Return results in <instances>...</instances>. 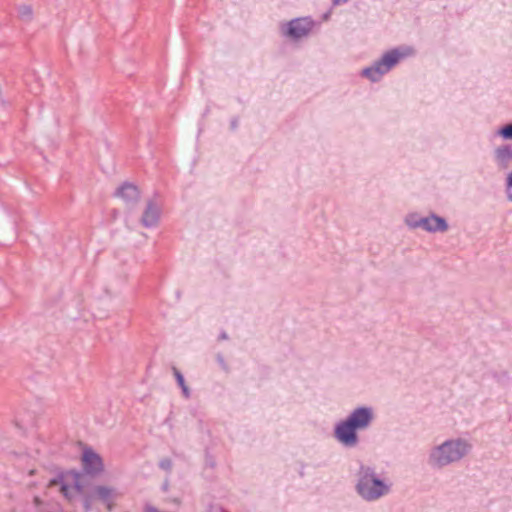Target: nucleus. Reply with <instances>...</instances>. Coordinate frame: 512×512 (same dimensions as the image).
Returning <instances> with one entry per match:
<instances>
[{
    "label": "nucleus",
    "instance_id": "7ed1b4c3",
    "mask_svg": "<svg viewBox=\"0 0 512 512\" xmlns=\"http://www.w3.org/2000/svg\"><path fill=\"white\" fill-rule=\"evenodd\" d=\"M354 491L362 501L375 503L392 493L393 481L375 467L361 464L355 474Z\"/></svg>",
    "mask_w": 512,
    "mask_h": 512
},
{
    "label": "nucleus",
    "instance_id": "ddd939ff",
    "mask_svg": "<svg viewBox=\"0 0 512 512\" xmlns=\"http://www.w3.org/2000/svg\"><path fill=\"white\" fill-rule=\"evenodd\" d=\"M174 375H175V378H176V381L178 383V385L181 387V390H182V393L184 395L185 398H189L190 397V391H189V388L187 387V385L185 384V380H184V377L183 375L178 371V370H174Z\"/></svg>",
    "mask_w": 512,
    "mask_h": 512
},
{
    "label": "nucleus",
    "instance_id": "20e7f679",
    "mask_svg": "<svg viewBox=\"0 0 512 512\" xmlns=\"http://www.w3.org/2000/svg\"><path fill=\"white\" fill-rule=\"evenodd\" d=\"M49 486L57 487L64 498L72 502L82 494L84 477L79 472L67 471L51 480Z\"/></svg>",
    "mask_w": 512,
    "mask_h": 512
},
{
    "label": "nucleus",
    "instance_id": "1a4fd4ad",
    "mask_svg": "<svg viewBox=\"0 0 512 512\" xmlns=\"http://www.w3.org/2000/svg\"><path fill=\"white\" fill-rule=\"evenodd\" d=\"M422 230L432 234L446 233L449 230V224L444 217L430 213L425 216Z\"/></svg>",
    "mask_w": 512,
    "mask_h": 512
},
{
    "label": "nucleus",
    "instance_id": "6e6552de",
    "mask_svg": "<svg viewBox=\"0 0 512 512\" xmlns=\"http://www.w3.org/2000/svg\"><path fill=\"white\" fill-rule=\"evenodd\" d=\"M161 213L162 207L159 203L156 201L148 202L141 217V224L146 228L157 227L160 222Z\"/></svg>",
    "mask_w": 512,
    "mask_h": 512
},
{
    "label": "nucleus",
    "instance_id": "4be33fe9",
    "mask_svg": "<svg viewBox=\"0 0 512 512\" xmlns=\"http://www.w3.org/2000/svg\"><path fill=\"white\" fill-rule=\"evenodd\" d=\"M508 200L512 202V194H508Z\"/></svg>",
    "mask_w": 512,
    "mask_h": 512
},
{
    "label": "nucleus",
    "instance_id": "dca6fc26",
    "mask_svg": "<svg viewBox=\"0 0 512 512\" xmlns=\"http://www.w3.org/2000/svg\"><path fill=\"white\" fill-rule=\"evenodd\" d=\"M92 498H94V497L91 495V496L85 497L83 500V506H84L85 511H87V512L92 509Z\"/></svg>",
    "mask_w": 512,
    "mask_h": 512
},
{
    "label": "nucleus",
    "instance_id": "6ab92c4d",
    "mask_svg": "<svg viewBox=\"0 0 512 512\" xmlns=\"http://www.w3.org/2000/svg\"><path fill=\"white\" fill-rule=\"evenodd\" d=\"M144 512H160L158 509L154 508V507H146Z\"/></svg>",
    "mask_w": 512,
    "mask_h": 512
},
{
    "label": "nucleus",
    "instance_id": "412c9836",
    "mask_svg": "<svg viewBox=\"0 0 512 512\" xmlns=\"http://www.w3.org/2000/svg\"><path fill=\"white\" fill-rule=\"evenodd\" d=\"M34 503H35V505H37V506H38V505H40V504H41V500H40V498H39V497H35V498H34Z\"/></svg>",
    "mask_w": 512,
    "mask_h": 512
},
{
    "label": "nucleus",
    "instance_id": "0eeeda50",
    "mask_svg": "<svg viewBox=\"0 0 512 512\" xmlns=\"http://www.w3.org/2000/svg\"><path fill=\"white\" fill-rule=\"evenodd\" d=\"M82 465L86 473L99 474L104 469L102 458L92 448H85L82 452Z\"/></svg>",
    "mask_w": 512,
    "mask_h": 512
},
{
    "label": "nucleus",
    "instance_id": "f8f14e48",
    "mask_svg": "<svg viewBox=\"0 0 512 512\" xmlns=\"http://www.w3.org/2000/svg\"><path fill=\"white\" fill-rule=\"evenodd\" d=\"M17 15L22 21H31L34 16L33 7L29 4H21L17 8Z\"/></svg>",
    "mask_w": 512,
    "mask_h": 512
},
{
    "label": "nucleus",
    "instance_id": "423d86ee",
    "mask_svg": "<svg viewBox=\"0 0 512 512\" xmlns=\"http://www.w3.org/2000/svg\"><path fill=\"white\" fill-rule=\"evenodd\" d=\"M92 496L101 501L108 511H111L115 506V502L119 498L120 493L113 486L96 485L92 490Z\"/></svg>",
    "mask_w": 512,
    "mask_h": 512
},
{
    "label": "nucleus",
    "instance_id": "39448f33",
    "mask_svg": "<svg viewBox=\"0 0 512 512\" xmlns=\"http://www.w3.org/2000/svg\"><path fill=\"white\" fill-rule=\"evenodd\" d=\"M412 50L409 48L403 49L402 51L396 49L392 50L385 55L382 59L377 62L374 66L363 70V75L372 81H377L380 77L388 72L401 58L410 55Z\"/></svg>",
    "mask_w": 512,
    "mask_h": 512
},
{
    "label": "nucleus",
    "instance_id": "2eb2a0df",
    "mask_svg": "<svg viewBox=\"0 0 512 512\" xmlns=\"http://www.w3.org/2000/svg\"><path fill=\"white\" fill-rule=\"evenodd\" d=\"M500 135L505 139H512V124L503 127L500 130Z\"/></svg>",
    "mask_w": 512,
    "mask_h": 512
},
{
    "label": "nucleus",
    "instance_id": "aec40b11",
    "mask_svg": "<svg viewBox=\"0 0 512 512\" xmlns=\"http://www.w3.org/2000/svg\"><path fill=\"white\" fill-rule=\"evenodd\" d=\"M507 183H508V186H509L510 188H512V173L508 176Z\"/></svg>",
    "mask_w": 512,
    "mask_h": 512
},
{
    "label": "nucleus",
    "instance_id": "f257e3e1",
    "mask_svg": "<svg viewBox=\"0 0 512 512\" xmlns=\"http://www.w3.org/2000/svg\"><path fill=\"white\" fill-rule=\"evenodd\" d=\"M376 418L375 409L370 405H359L347 416L334 424L333 437L346 449L356 448L360 443L359 432L368 430Z\"/></svg>",
    "mask_w": 512,
    "mask_h": 512
},
{
    "label": "nucleus",
    "instance_id": "9b49d317",
    "mask_svg": "<svg viewBox=\"0 0 512 512\" xmlns=\"http://www.w3.org/2000/svg\"><path fill=\"white\" fill-rule=\"evenodd\" d=\"M425 216L417 212H409L404 217V223L409 229H422Z\"/></svg>",
    "mask_w": 512,
    "mask_h": 512
},
{
    "label": "nucleus",
    "instance_id": "4468645a",
    "mask_svg": "<svg viewBox=\"0 0 512 512\" xmlns=\"http://www.w3.org/2000/svg\"><path fill=\"white\" fill-rule=\"evenodd\" d=\"M139 187L132 181L123 182L117 189V192H130L138 190Z\"/></svg>",
    "mask_w": 512,
    "mask_h": 512
},
{
    "label": "nucleus",
    "instance_id": "f03ea898",
    "mask_svg": "<svg viewBox=\"0 0 512 512\" xmlns=\"http://www.w3.org/2000/svg\"><path fill=\"white\" fill-rule=\"evenodd\" d=\"M472 440L468 437H447L430 447L427 453L428 466L436 471L456 465L473 451Z\"/></svg>",
    "mask_w": 512,
    "mask_h": 512
},
{
    "label": "nucleus",
    "instance_id": "9d476101",
    "mask_svg": "<svg viewBox=\"0 0 512 512\" xmlns=\"http://www.w3.org/2000/svg\"><path fill=\"white\" fill-rule=\"evenodd\" d=\"M312 29V22L309 19H297L289 24L288 35L294 38H300L307 35Z\"/></svg>",
    "mask_w": 512,
    "mask_h": 512
},
{
    "label": "nucleus",
    "instance_id": "f3484780",
    "mask_svg": "<svg viewBox=\"0 0 512 512\" xmlns=\"http://www.w3.org/2000/svg\"><path fill=\"white\" fill-rule=\"evenodd\" d=\"M206 512H227L221 505L213 504L210 505Z\"/></svg>",
    "mask_w": 512,
    "mask_h": 512
},
{
    "label": "nucleus",
    "instance_id": "a211bd4d",
    "mask_svg": "<svg viewBox=\"0 0 512 512\" xmlns=\"http://www.w3.org/2000/svg\"><path fill=\"white\" fill-rule=\"evenodd\" d=\"M160 467L164 470H169L171 468V462L167 459L162 460L160 462Z\"/></svg>",
    "mask_w": 512,
    "mask_h": 512
}]
</instances>
